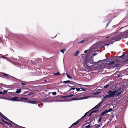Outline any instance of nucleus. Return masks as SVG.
<instances>
[{"mask_svg":"<svg viewBox=\"0 0 128 128\" xmlns=\"http://www.w3.org/2000/svg\"><path fill=\"white\" fill-rule=\"evenodd\" d=\"M122 38L119 36H117L114 38H111L109 40H107L106 42L104 43V46H108L110 44H112L113 42L116 41H118L120 40Z\"/></svg>","mask_w":128,"mask_h":128,"instance_id":"f257e3e1","label":"nucleus"},{"mask_svg":"<svg viewBox=\"0 0 128 128\" xmlns=\"http://www.w3.org/2000/svg\"><path fill=\"white\" fill-rule=\"evenodd\" d=\"M118 92V91L117 90H116L113 91H112L110 90H108V94L104 96L103 97L104 98L103 99L104 100H105L107 99L108 98L114 96Z\"/></svg>","mask_w":128,"mask_h":128,"instance_id":"f03ea898","label":"nucleus"},{"mask_svg":"<svg viewBox=\"0 0 128 128\" xmlns=\"http://www.w3.org/2000/svg\"><path fill=\"white\" fill-rule=\"evenodd\" d=\"M28 98H21L20 99H19L18 97H13L10 99L11 100L15 101H24V100H28Z\"/></svg>","mask_w":128,"mask_h":128,"instance_id":"7ed1b4c3","label":"nucleus"},{"mask_svg":"<svg viewBox=\"0 0 128 128\" xmlns=\"http://www.w3.org/2000/svg\"><path fill=\"white\" fill-rule=\"evenodd\" d=\"M0 115L1 116V117L4 119L8 121L9 122H10L12 123L13 124H15V123L8 119L7 117L5 116H4L0 112Z\"/></svg>","mask_w":128,"mask_h":128,"instance_id":"20e7f679","label":"nucleus"},{"mask_svg":"<svg viewBox=\"0 0 128 128\" xmlns=\"http://www.w3.org/2000/svg\"><path fill=\"white\" fill-rule=\"evenodd\" d=\"M90 96H86L85 97H80L79 98H72L71 99L72 100H82L84 99H86L90 97Z\"/></svg>","mask_w":128,"mask_h":128,"instance_id":"39448f33","label":"nucleus"},{"mask_svg":"<svg viewBox=\"0 0 128 128\" xmlns=\"http://www.w3.org/2000/svg\"><path fill=\"white\" fill-rule=\"evenodd\" d=\"M78 86L79 87L80 86V89L83 91H85L86 90V88H85L84 87L85 86H86V85L78 84Z\"/></svg>","mask_w":128,"mask_h":128,"instance_id":"423d86ee","label":"nucleus"},{"mask_svg":"<svg viewBox=\"0 0 128 128\" xmlns=\"http://www.w3.org/2000/svg\"><path fill=\"white\" fill-rule=\"evenodd\" d=\"M90 113L89 112H88L86 113V114H84V115L82 116V117L81 118V119H82V120H84V118L86 116V117H89V116H88V115H89V114Z\"/></svg>","mask_w":128,"mask_h":128,"instance_id":"0eeeda50","label":"nucleus"},{"mask_svg":"<svg viewBox=\"0 0 128 128\" xmlns=\"http://www.w3.org/2000/svg\"><path fill=\"white\" fill-rule=\"evenodd\" d=\"M26 102H28L29 103L32 104H36L37 103V102L35 100L34 101H30V100H27Z\"/></svg>","mask_w":128,"mask_h":128,"instance_id":"6e6552de","label":"nucleus"},{"mask_svg":"<svg viewBox=\"0 0 128 128\" xmlns=\"http://www.w3.org/2000/svg\"><path fill=\"white\" fill-rule=\"evenodd\" d=\"M82 120V119H80L78 120L77 121L75 122L74 123H73L72 124L71 126L70 127V128L72 126H73L74 125H76L80 121V120Z\"/></svg>","mask_w":128,"mask_h":128,"instance_id":"1a4fd4ad","label":"nucleus"},{"mask_svg":"<svg viewBox=\"0 0 128 128\" xmlns=\"http://www.w3.org/2000/svg\"><path fill=\"white\" fill-rule=\"evenodd\" d=\"M1 75L3 76L4 77L7 78L9 77V75L8 74L3 72H1Z\"/></svg>","mask_w":128,"mask_h":128,"instance_id":"9d476101","label":"nucleus"},{"mask_svg":"<svg viewBox=\"0 0 128 128\" xmlns=\"http://www.w3.org/2000/svg\"><path fill=\"white\" fill-rule=\"evenodd\" d=\"M102 103L101 102H100L94 108H92V110H93L94 108L97 109L100 106L101 104Z\"/></svg>","mask_w":128,"mask_h":128,"instance_id":"9b49d317","label":"nucleus"},{"mask_svg":"<svg viewBox=\"0 0 128 128\" xmlns=\"http://www.w3.org/2000/svg\"><path fill=\"white\" fill-rule=\"evenodd\" d=\"M88 40V38H86L82 40L81 41H80L78 42V44L83 43H84L85 42L87 41Z\"/></svg>","mask_w":128,"mask_h":128,"instance_id":"f8f14e48","label":"nucleus"},{"mask_svg":"<svg viewBox=\"0 0 128 128\" xmlns=\"http://www.w3.org/2000/svg\"><path fill=\"white\" fill-rule=\"evenodd\" d=\"M123 33H124V35L122 36L123 38H125L128 37L126 32H124Z\"/></svg>","mask_w":128,"mask_h":128,"instance_id":"ddd939ff","label":"nucleus"},{"mask_svg":"<svg viewBox=\"0 0 128 128\" xmlns=\"http://www.w3.org/2000/svg\"><path fill=\"white\" fill-rule=\"evenodd\" d=\"M80 88H71L69 90V91H70V90H74L76 89V91H79L80 90Z\"/></svg>","mask_w":128,"mask_h":128,"instance_id":"4468645a","label":"nucleus"},{"mask_svg":"<svg viewBox=\"0 0 128 128\" xmlns=\"http://www.w3.org/2000/svg\"><path fill=\"white\" fill-rule=\"evenodd\" d=\"M98 110H95L94 111H92L89 114V115H88V116H90L92 114L94 113V112H98Z\"/></svg>","mask_w":128,"mask_h":128,"instance_id":"2eb2a0df","label":"nucleus"},{"mask_svg":"<svg viewBox=\"0 0 128 128\" xmlns=\"http://www.w3.org/2000/svg\"><path fill=\"white\" fill-rule=\"evenodd\" d=\"M80 52L78 50H77L74 53V55L75 56H77L78 54Z\"/></svg>","mask_w":128,"mask_h":128,"instance_id":"dca6fc26","label":"nucleus"},{"mask_svg":"<svg viewBox=\"0 0 128 128\" xmlns=\"http://www.w3.org/2000/svg\"><path fill=\"white\" fill-rule=\"evenodd\" d=\"M74 95V94H70V95L67 96H63L61 97H62L63 98H66L67 97H72V96H73Z\"/></svg>","mask_w":128,"mask_h":128,"instance_id":"f3484780","label":"nucleus"},{"mask_svg":"<svg viewBox=\"0 0 128 128\" xmlns=\"http://www.w3.org/2000/svg\"><path fill=\"white\" fill-rule=\"evenodd\" d=\"M107 112L106 111V110L105 111L102 112L101 114V115L102 116L104 115V114H106Z\"/></svg>","mask_w":128,"mask_h":128,"instance_id":"a211bd4d","label":"nucleus"},{"mask_svg":"<svg viewBox=\"0 0 128 128\" xmlns=\"http://www.w3.org/2000/svg\"><path fill=\"white\" fill-rule=\"evenodd\" d=\"M21 89L20 88L18 89L17 90L16 92L18 94H19L21 92Z\"/></svg>","mask_w":128,"mask_h":128,"instance_id":"6ab92c4d","label":"nucleus"},{"mask_svg":"<svg viewBox=\"0 0 128 128\" xmlns=\"http://www.w3.org/2000/svg\"><path fill=\"white\" fill-rule=\"evenodd\" d=\"M70 82L71 81L69 80H67V81H64L63 82V83L64 84H66V83H69L70 84H71V83H70Z\"/></svg>","mask_w":128,"mask_h":128,"instance_id":"aec40b11","label":"nucleus"},{"mask_svg":"<svg viewBox=\"0 0 128 128\" xmlns=\"http://www.w3.org/2000/svg\"><path fill=\"white\" fill-rule=\"evenodd\" d=\"M110 83H108V84L104 86V88H106L109 86L110 85Z\"/></svg>","mask_w":128,"mask_h":128,"instance_id":"412c9836","label":"nucleus"},{"mask_svg":"<svg viewBox=\"0 0 128 128\" xmlns=\"http://www.w3.org/2000/svg\"><path fill=\"white\" fill-rule=\"evenodd\" d=\"M76 94V93H75L74 94V96H80L81 95V93H77L76 94Z\"/></svg>","mask_w":128,"mask_h":128,"instance_id":"4be33fe9","label":"nucleus"},{"mask_svg":"<svg viewBox=\"0 0 128 128\" xmlns=\"http://www.w3.org/2000/svg\"><path fill=\"white\" fill-rule=\"evenodd\" d=\"M114 61H112L111 62H109V63H107V65H111L112 64L114 63Z\"/></svg>","mask_w":128,"mask_h":128,"instance_id":"5701e85b","label":"nucleus"},{"mask_svg":"<svg viewBox=\"0 0 128 128\" xmlns=\"http://www.w3.org/2000/svg\"><path fill=\"white\" fill-rule=\"evenodd\" d=\"M61 52L62 53H64V52L66 51V49L65 48L64 49H62L60 50Z\"/></svg>","mask_w":128,"mask_h":128,"instance_id":"b1692460","label":"nucleus"},{"mask_svg":"<svg viewBox=\"0 0 128 128\" xmlns=\"http://www.w3.org/2000/svg\"><path fill=\"white\" fill-rule=\"evenodd\" d=\"M121 92H118L117 94L116 93V94L115 95L117 97L120 94H121Z\"/></svg>","mask_w":128,"mask_h":128,"instance_id":"393cba45","label":"nucleus"},{"mask_svg":"<svg viewBox=\"0 0 128 128\" xmlns=\"http://www.w3.org/2000/svg\"><path fill=\"white\" fill-rule=\"evenodd\" d=\"M100 126V124H98L97 125L96 124V126H95L94 128H97Z\"/></svg>","mask_w":128,"mask_h":128,"instance_id":"a878e982","label":"nucleus"},{"mask_svg":"<svg viewBox=\"0 0 128 128\" xmlns=\"http://www.w3.org/2000/svg\"><path fill=\"white\" fill-rule=\"evenodd\" d=\"M102 117H100L99 119L98 120V122L99 123L100 122H101L102 121Z\"/></svg>","mask_w":128,"mask_h":128,"instance_id":"bb28decb","label":"nucleus"},{"mask_svg":"<svg viewBox=\"0 0 128 128\" xmlns=\"http://www.w3.org/2000/svg\"><path fill=\"white\" fill-rule=\"evenodd\" d=\"M60 74L59 72H58L57 73L54 74V75L56 76H58Z\"/></svg>","mask_w":128,"mask_h":128,"instance_id":"cd10ccee","label":"nucleus"},{"mask_svg":"<svg viewBox=\"0 0 128 128\" xmlns=\"http://www.w3.org/2000/svg\"><path fill=\"white\" fill-rule=\"evenodd\" d=\"M119 64H115L114 66H113V68L118 67L119 66Z\"/></svg>","mask_w":128,"mask_h":128,"instance_id":"c85d7f7f","label":"nucleus"},{"mask_svg":"<svg viewBox=\"0 0 128 128\" xmlns=\"http://www.w3.org/2000/svg\"><path fill=\"white\" fill-rule=\"evenodd\" d=\"M112 108H109L108 110H106V111L108 112H110L112 110Z\"/></svg>","mask_w":128,"mask_h":128,"instance_id":"c756f323","label":"nucleus"},{"mask_svg":"<svg viewBox=\"0 0 128 128\" xmlns=\"http://www.w3.org/2000/svg\"><path fill=\"white\" fill-rule=\"evenodd\" d=\"M85 127L86 128H91V126L90 125H88V126H85Z\"/></svg>","mask_w":128,"mask_h":128,"instance_id":"7c9ffc66","label":"nucleus"},{"mask_svg":"<svg viewBox=\"0 0 128 128\" xmlns=\"http://www.w3.org/2000/svg\"><path fill=\"white\" fill-rule=\"evenodd\" d=\"M90 63V64H92V62H90V61H89V62H86V64H88L89 63Z\"/></svg>","mask_w":128,"mask_h":128,"instance_id":"2f4dec72","label":"nucleus"},{"mask_svg":"<svg viewBox=\"0 0 128 128\" xmlns=\"http://www.w3.org/2000/svg\"><path fill=\"white\" fill-rule=\"evenodd\" d=\"M56 92H53L52 93V94L53 95H56Z\"/></svg>","mask_w":128,"mask_h":128,"instance_id":"473e14b6","label":"nucleus"},{"mask_svg":"<svg viewBox=\"0 0 128 128\" xmlns=\"http://www.w3.org/2000/svg\"><path fill=\"white\" fill-rule=\"evenodd\" d=\"M124 55V54H123L121 56H119V58H123Z\"/></svg>","mask_w":128,"mask_h":128,"instance_id":"72a5a7b5","label":"nucleus"},{"mask_svg":"<svg viewBox=\"0 0 128 128\" xmlns=\"http://www.w3.org/2000/svg\"><path fill=\"white\" fill-rule=\"evenodd\" d=\"M111 59L110 58H107L106 59V60L107 61H110V60Z\"/></svg>","mask_w":128,"mask_h":128,"instance_id":"f704fd0d","label":"nucleus"},{"mask_svg":"<svg viewBox=\"0 0 128 128\" xmlns=\"http://www.w3.org/2000/svg\"><path fill=\"white\" fill-rule=\"evenodd\" d=\"M5 123L8 125H9V124L10 125L11 124V123H10L9 122H6Z\"/></svg>","mask_w":128,"mask_h":128,"instance_id":"c9c22d12","label":"nucleus"},{"mask_svg":"<svg viewBox=\"0 0 128 128\" xmlns=\"http://www.w3.org/2000/svg\"><path fill=\"white\" fill-rule=\"evenodd\" d=\"M68 78L70 79H72V78L69 75L68 76H67Z\"/></svg>","mask_w":128,"mask_h":128,"instance_id":"e433bc0d","label":"nucleus"},{"mask_svg":"<svg viewBox=\"0 0 128 128\" xmlns=\"http://www.w3.org/2000/svg\"><path fill=\"white\" fill-rule=\"evenodd\" d=\"M32 94H31L30 96H31L32 97H34V93H33L32 92Z\"/></svg>","mask_w":128,"mask_h":128,"instance_id":"4c0bfd02","label":"nucleus"},{"mask_svg":"<svg viewBox=\"0 0 128 128\" xmlns=\"http://www.w3.org/2000/svg\"><path fill=\"white\" fill-rule=\"evenodd\" d=\"M31 63L32 64H35V62H34L32 60H31Z\"/></svg>","mask_w":128,"mask_h":128,"instance_id":"58836bf2","label":"nucleus"},{"mask_svg":"<svg viewBox=\"0 0 128 128\" xmlns=\"http://www.w3.org/2000/svg\"><path fill=\"white\" fill-rule=\"evenodd\" d=\"M1 120H2V122H4V123H5L6 122L3 119H2Z\"/></svg>","mask_w":128,"mask_h":128,"instance_id":"ea45409f","label":"nucleus"},{"mask_svg":"<svg viewBox=\"0 0 128 128\" xmlns=\"http://www.w3.org/2000/svg\"><path fill=\"white\" fill-rule=\"evenodd\" d=\"M5 93V94H6L7 93V91L6 90H4V91H3Z\"/></svg>","mask_w":128,"mask_h":128,"instance_id":"a19ab883","label":"nucleus"},{"mask_svg":"<svg viewBox=\"0 0 128 128\" xmlns=\"http://www.w3.org/2000/svg\"><path fill=\"white\" fill-rule=\"evenodd\" d=\"M32 94V92H30V93L28 94V96H30L31 94Z\"/></svg>","mask_w":128,"mask_h":128,"instance_id":"79ce46f5","label":"nucleus"},{"mask_svg":"<svg viewBox=\"0 0 128 128\" xmlns=\"http://www.w3.org/2000/svg\"><path fill=\"white\" fill-rule=\"evenodd\" d=\"M0 94H4L0 91Z\"/></svg>","mask_w":128,"mask_h":128,"instance_id":"37998d69","label":"nucleus"},{"mask_svg":"<svg viewBox=\"0 0 128 128\" xmlns=\"http://www.w3.org/2000/svg\"><path fill=\"white\" fill-rule=\"evenodd\" d=\"M21 84L22 85H24L26 84L24 83H21Z\"/></svg>","mask_w":128,"mask_h":128,"instance_id":"c03bdc74","label":"nucleus"},{"mask_svg":"<svg viewBox=\"0 0 128 128\" xmlns=\"http://www.w3.org/2000/svg\"><path fill=\"white\" fill-rule=\"evenodd\" d=\"M88 51V50H86L84 51V53H86L87 52V51Z\"/></svg>","mask_w":128,"mask_h":128,"instance_id":"a18cd8bd","label":"nucleus"},{"mask_svg":"<svg viewBox=\"0 0 128 128\" xmlns=\"http://www.w3.org/2000/svg\"><path fill=\"white\" fill-rule=\"evenodd\" d=\"M90 123V122H86V125L87 124H88Z\"/></svg>","mask_w":128,"mask_h":128,"instance_id":"49530a36","label":"nucleus"},{"mask_svg":"<svg viewBox=\"0 0 128 128\" xmlns=\"http://www.w3.org/2000/svg\"><path fill=\"white\" fill-rule=\"evenodd\" d=\"M10 125L11 126L12 128L14 127V126L13 125H12L11 124H10Z\"/></svg>","mask_w":128,"mask_h":128,"instance_id":"de8ad7c7","label":"nucleus"},{"mask_svg":"<svg viewBox=\"0 0 128 128\" xmlns=\"http://www.w3.org/2000/svg\"><path fill=\"white\" fill-rule=\"evenodd\" d=\"M0 123L2 124H3V125H4V124L3 123H2V122H1L0 121Z\"/></svg>","mask_w":128,"mask_h":128,"instance_id":"09e8293b","label":"nucleus"},{"mask_svg":"<svg viewBox=\"0 0 128 128\" xmlns=\"http://www.w3.org/2000/svg\"><path fill=\"white\" fill-rule=\"evenodd\" d=\"M72 94H74V91H73L72 92Z\"/></svg>","mask_w":128,"mask_h":128,"instance_id":"8fccbe9b","label":"nucleus"},{"mask_svg":"<svg viewBox=\"0 0 128 128\" xmlns=\"http://www.w3.org/2000/svg\"><path fill=\"white\" fill-rule=\"evenodd\" d=\"M116 62H119V60H116Z\"/></svg>","mask_w":128,"mask_h":128,"instance_id":"3c124183","label":"nucleus"},{"mask_svg":"<svg viewBox=\"0 0 128 128\" xmlns=\"http://www.w3.org/2000/svg\"><path fill=\"white\" fill-rule=\"evenodd\" d=\"M66 74V76H68V75H68V74Z\"/></svg>","mask_w":128,"mask_h":128,"instance_id":"603ef678","label":"nucleus"},{"mask_svg":"<svg viewBox=\"0 0 128 128\" xmlns=\"http://www.w3.org/2000/svg\"><path fill=\"white\" fill-rule=\"evenodd\" d=\"M96 54H93L92 55H93L94 56H95V55H96Z\"/></svg>","mask_w":128,"mask_h":128,"instance_id":"864d4df0","label":"nucleus"},{"mask_svg":"<svg viewBox=\"0 0 128 128\" xmlns=\"http://www.w3.org/2000/svg\"><path fill=\"white\" fill-rule=\"evenodd\" d=\"M110 22H108V23L107 24H110Z\"/></svg>","mask_w":128,"mask_h":128,"instance_id":"5fc2aeb1","label":"nucleus"},{"mask_svg":"<svg viewBox=\"0 0 128 128\" xmlns=\"http://www.w3.org/2000/svg\"><path fill=\"white\" fill-rule=\"evenodd\" d=\"M109 37V36H108V37H106V38H108Z\"/></svg>","mask_w":128,"mask_h":128,"instance_id":"6e6d98bb","label":"nucleus"},{"mask_svg":"<svg viewBox=\"0 0 128 128\" xmlns=\"http://www.w3.org/2000/svg\"><path fill=\"white\" fill-rule=\"evenodd\" d=\"M96 94H98V92H97Z\"/></svg>","mask_w":128,"mask_h":128,"instance_id":"4d7b16f0","label":"nucleus"},{"mask_svg":"<svg viewBox=\"0 0 128 128\" xmlns=\"http://www.w3.org/2000/svg\"><path fill=\"white\" fill-rule=\"evenodd\" d=\"M127 60H128V58H127Z\"/></svg>","mask_w":128,"mask_h":128,"instance_id":"13d9d810","label":"nucleus"},{"mask_svg":"<svg viewBox=\"0 0 128 128\" xmlns=\"http://www.w3.org/2000/svg\"><path fill=\"white\" fill-rule=\"evenodd\" d=\"M70 128V127H69V128Z\"/></svg>","mask_w":128,"mask_h":128,"instance_id":"bf43d9fd","label":"nucleus"}]
</instances>
